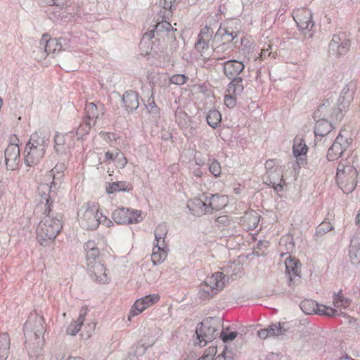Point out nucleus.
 <instances>
[{"mask_svg":"<svg viewBox=\"0 0 360 360\" xmlns=\"http://www.w3.org/2000/svg\"><path fill=\"white\" fill-rule=\"evenodd\" d=\"M43 316L37 314H31L25 323L24 330L26 339L34 338L37 347H32L31 343L25 341V347L30 356H36L37 360H41V352L42 349V340L40 336L44 333L45 326Z\"/></svg>","mask_w":360,"mask_h":360,"instance_id":"nucleus-1","label":"nucleus"},{"mask_svg":"<svg viewBox=\"0 0 360 360\" xmlns=\"http://www.w3.org/2000/svg\"><path fill=\"white\" fill-rule=\"evenodd\" d=\"M45 203L44 214L46 216L40 221L37 229V236L39 243L41 245H46L47 243L53 242L63 229L61 217L50 215L53 204L50 206V210Z\"/></svg>","mask_w":360,"mask_h":360,"instance_id":"nucleus-2","label":"nucleus"},{"mask_svg":"<svg viewBox=\"0 0 360 360\" xmlns=\"http://www.w3.org/2000/svg\"><path fill=\"white\" fill-rule=\"evenodd\" d=\"M86 252L87 270L89 276L96 282L105 283L109 278L106 273V269L100 260H97L100 255V251L94 240L87 241L84 246Z\"/></svg>","mask_w":360,"mask_h":360,"instance_id":"nucleus-3","label":"nucleus"},{"mask_svg":"<svg viewBox=\"0 0 360 360\" xmlns=\"http://www.w3.org/2000/svg\"><path fill=\"white\" fill-rule=\"evenodd\" d=\"M65 166L63 164H57L49 172V177L52 178L50 185L41 184L38 187V193L41 195V202H45L50 210V206L53 204L58 196L64 176Z\"/></svg>","mask_w":360,"mask_h":360,"instance_id":"nucleus-4","label":"nucleus"},{"mask_svg":"<svg viewBox=\"0 0 360 360\" xmlns=\"http://www.w3.org/2000/svg\"><path fill=\"white\" fill-rule=\"evenodd\" d=\"M358 172L347 160L341 161L337 167L336 181L345 193H352L357 185Z\"/></svg>","mask_w":360,"mask_h":360,"instance_id":"nucleus-5","label":"nucleus"},{"mask_svg":"<svg viewBox=\"0 0 360 360\" xmlns=\"http://www.w3.org/2000/svg\"><path fill=\"white\" fill-rule=\"evenodd\" d=\"M221 327V321L219 318L210 317L203 320L196 328L195 333L198 342H195V344L200 347L205 346L219 335Z\"/></svg>","mask_w":360,"mask_h":360,"instance_id":"nucleus-6","label":"nucleus"},{"mask_svg":"<svg viewBox=\"0 0 360 360\" xmlns=\"http://www.w3.org/2000/svg\"><path fill=\"white\" fill-rule=\"evenodd\" d=\"M78 221L81 227L87 230H94L103 221V214L95 204L87 202L82 205L77 212Z\"/></svg>","mask_w":360,"mask_h":360,"instance_id":"nucleus-7","label":"nucleus"},{"mask_svg":"<svg viewBox=\"0 0 360 360\" xmlns=\"http://www.w3.org/2000/svg\"><path fill=\"white\" fill-rule=\"evenodd\" d=\"M224 275L222 272H216L211 276L207 277L200 285L198 296L202 300H207L213 297L224 287Z\"/></svg>","mask_w":360,"mask_h":360,"instance_id":"nucleus-8","label":"nucleus"},{"mask_svg":"<svg viewBox=\"0 0 360 360\" xmlns=\"http://www.w3.org/2000/svg\"><path fill=\"white\" fill-rule=\"evenodd\" d=\"M329 107L330 103L327 100L320 105L317 110L314 112V119H318L314 127V134L316 139L319 136L321 139L328 135L332 129L331 122L328 120V118L331 117Z\"/></svg>","mask_w":360,"mask_h":360,"instance_id":"nucleus-9","label":"nucleus"},{"mask_svg":"<svg viewBox=\"0 0 360 360\" xmlns=\"http://www.w3.org/2000/svg\"><path fill=\"white\" fill-rule=\"evenodd\" d=\"M293 19L304 39H311L315 33L312 12L304 8L293 11Z\"/></svg>","mask_w":360,"mask_h":360,"instance_id":"nucleus-10","label":"nucleus"},{"mask_svg":"<svg viewBox=\"0 0 360 360\" xmlns=\"http://www.w3.org/2000/svg\"><path fill=\"white\" fill-rule=\"evenodd\" d=\"M352 142V139L348 137L347 131H340L328 150V160L329 161L338 160L349 148Z\"/></svg>","mask_w":360,"mask_h":360,"instance_id":"nucleus-11","label":"nucleus"},{"mask_svg":"<svg viewBox=\"0 0 360 360\" xmlns=\"http://www.w3.org/2000/svg\"><path fill=\"white\" fill-rule=\"evenodd\" d=\"M68 46V40L65 38L59 39L51 38V37L44 34L42 35L39 41V50L44 53L43 56L54 54L62 49H65Z\"/></svg>","mask_w":360,"mask_h":360,"instance_id":"nucleus-12","label":"nucleus"},{"mask_svg":"<svg viewBox=\"0 0 360 360\" xmlns=\"http://www.w3.org/2000/svg\"><path fill=\"white\" fill-rule=\"evenodd\" d=\"M141 214L139 210L119 207L112 212V219L119 224H135L143 220Z\"/></svg>","mask_w":360,"mask_h":360,"instance_id":"nucleus-13","label":"nucleus"},{"mask_svg":"<svg viewBox=\"0 0 360 360\" xmlns=\"http://www.w3.org/2000/svg\"><path fill=\"white\" fill-rule=\"evenodd\" d=\"M350 46L349 41L344 33L334 34L329 44V53L334 56L345 54Z\"/></svg>","mask_w":360,"mask_h":360,"instance_id":"nucleus-14","label":"nucleus"},{"mask_svg":"<svg viewBox=\"0 0 360 360\" xmlns=\"http://www.w3.org/2000/svg\"><path fill=\"white\" fill-rule=\"evenodd\" d=\"M285 274L288 276V285L290 287H294L297 281L300 278L301 263L295 258H292L288 255L285 259Z\"/></svg>","mask_w":360,"mask_h":360,"instance_id":"nucleus-15","label":"nucleus"},{"mask_svg":"<svg viewBox=\"0 0 360 360\" xmlns=\"http://www.w3.org/2000/svg\"><path fill=\"white\" fill-rule=\"evenodd\" d=\"M159 300L160 295L158 294H150L138 299L130 310L129 319L130 320L131 316L141 314L143 310L156 303Z\"/></svg>","mask_w":360,"mask_h":360,"instance_id":"nucleus-16","label":"nucleus"},{"mask_svg":"<svg viewBox=\"0 0 360 360\" xmlns=\"http://www.w3.org/2000/svg\"><path fill=\"white\" fill-rule=\"evenodd\" d=\"M51 134L48 131L38 130L30 135L27 145L46 150L50 142Z\"/></svg>","mask_w":360,"mask_h":360,"instance_id":"nucleus-17","label":"nucleus"},{"mask_svg":"<svg viewBox=\"0 0 360 360\" xmlns=\"http://www.w3.org/2000/svg\"><path fill=\"white\" fill-rule=\"evenodd\" d=\"M20 148L17 144H10L5 150V162L10 170H15L20 163Z\"/></svg>","mask_w":360,"mask_h":360,"instance_id":"nucleus-18","label":"nucleus"},{"mask_svg":"<svg viewBox=\"0 0 360 360\" xmlns=\"http://www.w3.org/2000/svg\"><path fill=\"white\" fill-rule=\"evenodd\" d=\"M265 183L271 186L276 191L283 190V170L281 167H277L274 169L266 172L264 176Z\"/></svg>","mask_w":360,"mask_h":360,"instance_id":"nucleus-19","label":"nucleus"},{"mask_svg":"<svg viewBox=\"0 0 360 360\" xmlns=\"http://www.w3.org/2000/svg\"><path fill=\"white\" fill-rule=\"evenodd\" d=\"M213 33L212 29L207 25L201 28L198 36V40L195 44V49L197 51L202 53L205 50L208 49Z\"/></svg>","mask_w":360,"mask_h":360,"instance_id":"nucleus-20","label":"nucleus"},{"mask_svg":"<svg viewBox=\"0 0 360 360\" xmlns=\"http://www.w3.org/2000/svg\"><path fill=\"white\" fill-rule=\"evenodd\" d=\"M46 151L41 148L32 147L26 144L25 148V163L28 167L37 165L44 158Z\"/></svg>","mask_w":360,"mask_h":360,"instance_id":"nucleus-21","label":"nucleus"},{"mask_svg":"<svg viewBox=\"0 0 360 360\" xmlns=\"http://www.w3.org/2000/svg\"><path fill=\"white\" fill-rule=\"evenodd\" d=\"M351 101V95H347V96L342 95L340 96L338 100L337 107L335 108L333 111L329 108L331 117L337 122L340 121L344 115L343 112L348 109Z\"/></svg>","mask_w":360,"mask_h":360,"instance_id":"nucleus-22","label":"nucleus"},{"mask_svg":"<svg viewBox=\"0 0 360 360\" xmlns=\"http://www.w3.org/2000/svg\"><path fill=\"white\" fill-rule=\"evenodd\" d=\"M234 23L233 21H231L226 26H220L214 36V39L221 38V40L228 43L233 41L238 37L240 32L239 30H234L233 27Z\"/></svg>","mask_w":360,"mask_h":360,"instance_id":"nucleus-23","label":"nucleus"},{"mask_svg":"<svg viewBox=\"0 0 360 360\" xmlns=\"http://www.w3.org/2000/svg\"><path fill=\"white\" fill-rule=\"evenodd\" d=\"M223 68L224 75L230 79H233L238 77V76L244 70L245 65L237 60H229L224 63Z\"/></svg>","mask_w":360,"mask_h":360,"instance_id":"nucleus-24","label":"nucleus"},{"mask_svg":"<svg viewBox=\"0 0 360 360\" xmlns=\"http://www.w3.org/2000/svg\"><path fill=\"white\" fill-rule=\"evenodd\" d=\"M307 151L308 147L307 146L303 139L299 136H296L294 139L292 152L294 156L302 165L304 164L306 162L305 156Z\"/></svg>","mask_w":360,"mask_h":360,"instance_id":"nucleus-25","label":"nucleus"},{"mask_svg":"<svg viewBox=\"0 0 360 360\" xmlns=\"http://www.w3.org/2000/svg\"><path fill=\"white\" fill-rule=\"evenodd\" d=\"M349 257L353 264L360 263V230L351 239Z\"/></svg>","mask_w":360,"mask_h":360,"instance_id":"nucleus-26","label":"nucleus"},{"mask_svg":"<svg viewBox=\"0 0 360 360\" xmlns=\"http://www.w3.org/2000/svg\"><path fill=\"white\" fill-rule=\"evenodd\" d=\"M122 101L127 110H136L139 106V94L132 90L127 91L122 96Z\"/></svg>","mask_w":360,"mask_h":360,"instance_id":"nucleus-27","label":"nucleus"},{"mask_svg":"<svg viewBox=\"0 0 360 360\" xmlns=\"http://www.w3.org/2000/svg\"><path fill=\"white\" fill-rule=\"evenodd\" d=\"M214 226L220 231L224 232V235H231L235 228V223L228 216L223 215L219 217L215 220Z\"/></svg>","mask_w":360,"mask_h":360,"instance_id":"nucleus-28","label":"nucleus"},{"mask_svg":"<svg viewBox=\"0 0 360 360\" xmlns=\"http://www.w3.org/2000/svg\"><path fill=\"white\" fill-rule=\"evenodd\" d=\"M259 215L254 210L246 212L240 219L241 224L247 230L255 229L259 221Z\"/></svg>","mask_w":360,"mask_h":360,"instance_id":"nucleus-29","label":"nucleus"},{"mask_svg":"<svg viewBox=\"0 0 360 360\" xmlns=\"http://www.w3.org/2000/svg\"><path fill=\"white\" fill-rule=\"evenodd\" d=\"M103 105H101L98 108L94 103H87L85 107L86 115L83 119L95 124L99 114H103Z\"/></svg>","mask_w":360,"mask_h":360,"instance_id":"nucleus-30","label":"nucleus"},{"mask_svg":"<svg viewBox=\"0 0 360 360\" xmlns=\"http://www.w3.org/2000/svg\"><path fill=\"white\" fill-rule=\"evenodd\" d=\"M87 313L88 308L86 307L81 309L77 321L71 323L67 328L66 332L68 335H75L80 330Z\"/></svg>","mask_w":360,"mask_h":360,"instance_id":"nucleus-31","label":"nucleus"},{"mask_svg":"<svg viewBox=\"0 0 360 360\" xmlns=\"http://www.w3.org/2000/svg\"><path fill=\"white\" fill-rule=\"evenodd\" d=\"M167 256V245H154L151 255V260L154 265L160 264L165 261Z\"/></svg>","mask_w":360,"mask_h":360,"instance_id":"nucleus-32","label":"nucleus"},{"mask_svg":"<svg viewBox=\"0 0 360 360\" xmlns=\"http://www.w3.org/2000/svg\"><path fill=\"white\" fill-rule=\"evenodd\" d=\"M188 207L197 214H203L209 212L207 198L203 201L200 198H195L188 201Z\"/></svg>","mask_w":360,"mask_h":360,"instance_id":"nucleus-33","label":"nucleus"},{"mask_svg":"<svg viewBox=\"0 0 360 360\" xmlns=\"http://www.w3.org/2000/svg\"><path fill=\"white\" fill-rule=\"evenodd\" d=\"M231 49L230 43L224 41L213 49V58L216 60H223L229 56Z\"/></svg>","mask_w":360,"mask_h":360,"instance_id":"nucleus-34","label":"nucleus"},{"mask_svg":"<svg viewBox=\"0 0 360 360\" xmlns=\"http://www.w3.org/2000/svg\"><path fill=\"white\" fill-rule=\"evenodd\" d=\"M168 229L166 224L161 223L158 224L154 230L155 240L156 242L155 245H159L160 246L166 245L165 238Z\"/></svg>","mask_w":360,"mask_h":360,"instance_id":"nucleus-35","label":"nucleus"},{"mask_svg":"<svg viewBox=\"0 0 360 360\" xmlns=\"http://www.w3.org/2000/svg\"><path fill=\"white\" fill-rule=\"evenodd\" d=\"M242 82V77L233 78L227 86L226 91L228 94L233 96H240L244 89Z\"/></svg>","mask_w":360,"mask_h":360,"instance_id":"nucleus-36","label":"nucleus"},{"mask_svg":"<svg viewBox=\"0 0 360 360\" xmlns=\"http://www.w3.org/2000/svg\"><path fill=\"white\" fill-rule=\"evenodd\" d=\"M226 205V200L224 196L218 195H212L209 200L207 199V207L209 212L210 210H219L224 207Z\"/></svg>","mask_w":360,"mask_h":360,"instance_id":"nucleus-37","label":"nucleus"},{"mask_svg":"<svg viewBox=\"0 0 360 360\" xmlns=\"http://www.w3.org/2000/svg\"><path fill=\"white\" fill-rule=\"evenodd\" d=\"M10 345L8 335L7 333L0 334V359H4L6 360L8 358Z\"/></svg>","mask_w":360,"mask_h":360,"instance_id":"nucleus-38","label":"nucleus"},{"mask_svg":"<svg viewBox=\"0 0 360 360\" xmlns=\"http://www.w3.org/2000/svg\"><path fill=\"white\" fill-rule=\"evenodd\" d=\"M319 304L311 300H304L300 302V307L306 314H318Z\"/></svg>","mask_w":360,"mask_h":360,"instance_id":"nucleus-39","label":"nucleus"},{"mask_svg":"<svg viewBox=\"0 0 360 360\" xmlns=\"http://www.w3.org/2000/svg\"><path fill=\"white\" fill-rule=\"evenodd\" d=\"M342 290L334 292L333 296V304L336 308H347L350 304V300L341 295Z\"/></svg>","mask_w":360,"mask_h":360,"instance_id":"nucleus-40","label":"nucleus"},{"mask_svg":"<svg viewBox=\"0 0 360 360\" xmlns=\"http://www.w3.org/2000/svg\"><path fill=\"white\" fill-rule=\"evenodd\" d=\"M269 338L283 335L286 333L288 328L285 327V323L271 324L268 328Z\"/></svg>","mask_w":360,"mask_h":360,"instance_id":"nucleus-41","label":"nucleus"},{"mask_svg":"<svg viewBox=\"0 0 360 360\" xmlns=\"http://www.w3.org/2000/svg\"><path fill=\"white\" fill-rule=\"evenodd\" d=\"M206 120L207 124L212 128H216L219 124L221 120V115L220 112L217 110H210Z\"/></svg>","mask_w":360,"mask_h":360,"instance_id":"nucleus-42","label":"nucleus"},{"mask_svg":"<svg viewBox=\"0 0 360 360\" xmlns=\"http://www.w3.org/2000/svg\"><path fill=\"white\" fill-rule=\"evenodd\" d=\"M55 146L54 148L56 153L63 154L65 152V136L63 134H56L54 138Z\"/></svg>","mask_w":360,"mask_h":360,"instance_id":"nucleus-43","label":"nucleus"},{"mask_svg":"<svg viewBox=\"0 0 360 360\" xmlns=\"http://www.w3.org/2000/svg\"><path fill=\"white\" fill-rule=\"evenodd\" d=\"M318 314L324 315L328 317H333L336 315H338L337 309H333L330 307H328L323 304H319L318 309Z\"/></svg>","mask_w":360,"mask_h":360,"instance_id":"nucleus-44","label":"nucleus"},{"mask_svg":"<svg viewBox=\"0 0 360 360\" xmlns=\"http://www.w3.org/2000/svg\"><path fill=\"white\" fill-rule=\"evenodd\" d=\"M94 125V122H89L83 119L82 123L80 124L77 129V134L82 137L84 135L88 134L91 127Z\"/></svg>","mask_w":360,"mask_h":360,"instance_id":"nucleus-45","label":"nucleus"},{"mask_svg":"<svg viewBox=\"0 0 360 360\" xmlns=\"http://www.w3.org/2000/svg\"><path fill=\"white\" fill-rule=\"evenodd\" d=\"M333 226L329 222H322L320 224L316 229V236H323L328 233V231L333 229Z\"/></svg>","mask_w":360,"mask_h":360,"instance_id":"nucleus-46","label":"nucleus"},{"mask_svg":"<svg viewBox=\"0 0 360 360\" xmlns=\"http://www.w3.org/2000/svg\"><path fill=\"white\" fill-rule=\"evenodd\" d=\"M146 108L148 110V112L153 117H159V109L155 105V103L153 98L151 100L149 98L148 103L145 105Z\"/></svg>","mask_w":360,"mask_h":360,"instance_id":"nucleus-47","label":"nucleus"},{"mask_svg":"<svg viewBox=\"0 0 360 360\" xmlns=\"http://www.w3.org/2000/svg\"><path fill=\"white\" fill-rule=\"evenodd\" d=\"M125 183L123 181L113 182L107 188L108 193H112L120 191H125Z\"/></svg>","mask_w":360,"mask_h":360,"instance_id":"nucleus-48","label":"nucleus"},{"mask_svg":"<svg viewBox=\"0 0 360 360\" xmlns=\"http://www.w3.org/2000/svg\"><path fill=\"white\" fill-rule=\"evenodd\" d=\"M238 335V333L236 331H231L227 333L226 331L222 330L220 332L219 337L224 342H231L236 339Z\"/></svg>","mask_w":360,"mask_h":360,"instance_id":"nucleus-49","label":"nucleus"},{"mask_svg":"<svg viewBox=\"0 0 360 360\" xmlns=\"http://www.w3.org/2000/svg\"><path fill=\"white\" fill-rule=\"evenodd\" d=\"M277 52L272 50V46L268 45L266 48L264 47L262 49L260 57L262 60L265 59L266 57H271L276 58Z\"/></svg>","mask_w":360,"mask_h":360,"instance_id":"nucleus-50","label":"nucleus"},{"mask_svg":"<svg viewBox=\"0 0 360 360\" xmlns=\"http://www.w3.org/2000/svg\"><path fill=\"white\" fill-rule=\"evenodd\" d=\"M188 80V77L183 74H176L171 77L170 82L176 85H183Z\"/></svg>","mask_w":360,"mask_h":360,"instance_id":"nucleus-51","label":"nucleus"},{"mask_svg":"<svg viewBox=\"0 0 360 360\" xmlns=\"http://www.w3.org/2000/svg\"><path fill=\"white\" fill-rule=\"evenodd\" d=\"M118 167L124 168L127 163L124 155L118 149L115 150V160Z\"/></svg>","mask_w":360,"mask_h":360,"instance_id":"nucleus-52","label":"nucleus"},{"mask_svg":"<svg viewBox=\"0 0 360 360\" xmlns=\"http://www.w3.org/2000/svg\"><path fill=\"white\" fill-rule=\"evenodd\" d=\"M210 172L214 176H219L220 174L221 173V168L220 166V164L217 160H213L209 167Z\"/></svg>","mask_w":360,"mask_h":360,"instance_id":"nucleus-53","label":"nucleus"},{"mask_svg":"<svg viewBox=\"0 0 360 360\" xmlns=\"http://www.w3.org/2000/svg\"><path fill=\"white\" fill-rule=\"evenodd\" d=\"M236 96H237L231 95L229 94V95H226L224 98L225 105L229 108H233L236 104Z\"/></svg>","mask_w":360,"mask_h":360,"instance_id":"nucleus-54","label":"nucleus"},{"mask_svg":"<svg viewBox=\"0 0 360 360\" xmlns=\"http://www.w3.org/2000/svg\"><path fill=\"white\" fill-rule=\"evenodd\" d=\"M171 27H172V25L169 22H167L166 21H162V22H158L155 25V30L156 32H159V31H161L162 29H165V30L169 31L171 29Z\"/></svg>","mask_w":360,"mask_h":360,"instance_id":"nucleus-55","label":"nucleus"},{"mask_svg":"<svg viewBox=\"0 0 360 360\" xmlns=\"http://www.w3.org/2000/svg\"><path fill=\"white\" fill-rule=\"evenodd\" d=\"M206 352L207 353L202 357L198 360H212V355L213 354H216L217 349L214 347H210Z\"/></svg>","mask_w":360,"mask_h":360,"instance_id":"nucleus-56","label":"nucleus"},{"mask_svg":"<svg viewBox=\"0 0 360 360\" xmlns=\"http://www.w3.org/2000/svg\"><path fill=\"white\" fill-rule=\"evenodd\" d=\"M277 167H278V165H276L275 160H272V159L268 160H266V162L265 163V168L266 170V172H267L269 170L274 169Z\"/></svg>","mask_w":360,"mask_h":360,"instance_id":"nucleus-57","label":"nucleus"},{"mask_svg":"<svg viewBox=\"0 0 360 360\" xmlns=\"http://www.w3.org/2000/svg\"><path fill=\"white\" fill-rule=\"evenodd\" d=\"M257 335L259 338L262 340H265L267 338H269V333L267 328H264L258 330Z\"/></svg>","mask_w":360,"mask_h":360,"instance_id":"nucleus-58","label":"nucleus"},{"mask_svg":"<svg viewBox=\"0 0 360 360\" xmlns=\"http://www.w3.org/2000/svg\"><path fill=\"white\" fill-rule=\"evenodd\" d=\"M53 5L60 6V7L69 6V5L68 4V0H54L53 2Z\"/></svg>","mask_w":360,"mask_h":360,"instance_id":"nucleus-59","label":"nucleus"},{"mask_svg":"<svg viewBox=\"0 0 360 360\" xmlns=\"http://www.w3.org/2000/svg\"><path fill=\"white\" fill-rule=\"evenodd\" d=\"M105 159L106 161H112L115 160V152L107 151L105 154Z\"/></svg>","mask_w":360,"mask_h":360,"instance_id":"nucleus-60","label":"nucleus"},{"mask_svg":"<svg viewBox=\"0 0 360 360\" xmlns=\"http://www.w3.org/2000/svg\"><path fill=\"white\" fill-rule=\"evenodd\" d=\"M154 37V30H150L145 33L143 39L142 43L147 39L148 40L153 39Z\"/></svg>","mask_w":360,"mask_h":360,"instance_id":"nucleus-61","label":"nucleus"},{"mask_svg":"<svg viewBox=\"0 0 360 360\" xmlns=\"http://www.w3.org/2000/svg\"><path fill=\"white\" fill-rule=\"evenodd\" d=\"M102 220L103 221H101V224H105L107 227H110L112 224V222L103 215L102 217Z\"/></svg>","mask_w":360,"mask_h":360,"instance_id":"nucleus-62","label":"nucleus"},{"mask_svg":"<svg viewBox=\"0 0 360 360\" xmlns=\"http://www.w3.org/2000/svg\"><path fill=\"white\" fill-rule=\"evenodd\" d=\"M212 360H227L226 357L225 356L224 351H223L221 354L214 358L212 357Z\"/></svg>","mask_w":360,"mask_h":360,"instance_id":"nucleus-63","label":"nucleus"},{"mask_svg":"<svg viewBox=\"0 0 360 360\" xmlns=\"http://www.w3.org/2000/svg\"><path fill=\"white\" fill-rule=\"evenodd\" d=\"M87 327L89 328V330H88V333H89L88 336H90V334L95 330L96 325H95L94 323H91L88 324Z\"/></svg>","mask_w":360,"mask_h":360,"instance_id":"nucleus-64","label":"nucleus"}]
</instances>
